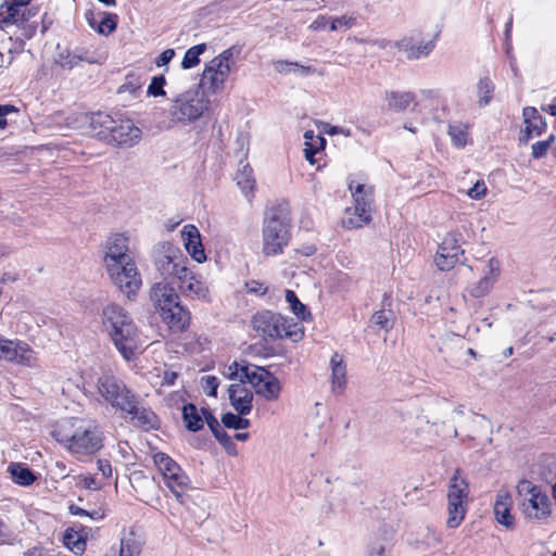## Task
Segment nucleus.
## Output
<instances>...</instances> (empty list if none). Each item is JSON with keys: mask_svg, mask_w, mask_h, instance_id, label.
I'll list each match as a JSON object with an SVG mask.
<instances>
[{"mask_svg": "<svg viewBox=\"0 0 556 556\" xmlns=\"http://www.w3.org/2000/svg\"><path fill=\"white\" fill-rule=\"evenodd\" d=\"M555 136L551 135L547 140L538 141L532 146V156L534 159H540L547 153V150L551 147V143L554 141Z\"/></svg>", "mask_w": 556, "mask_h": 556, "instance_id": "nucleus-56", "label": "nucleus"}, {"mask_svg": "<svg viewBox=\"0 0 556 556\" xmlns=\"http://www.w3.org/2000/svg\"><path fill=\"white\" fill-rule=\"evenodd\" d=\"M331 16L318 15L308 26L313 31L330 30Z\"/></svg>", "mask_w": 556, "mask_h": 556, "instance_id": "nucleus-59", "label": "nucleus"}, {"mask_svg": "<svg viewBox=\"0 0 556 556\" xmlns=\"http://www.w3.org/2000/svg\"><path fill=\"white\" fill-rule=\"evenodd\" d=\"M415 98L410 91H392L388 93L387 101L390 109L402 112L415 101Z\"/></svg>", "mask_w": 556, "mask_h": 556, "instance_id": "nucleus-36", "label": "nucleus"}, {"mask_svg": "<svg viewBox=\"0 0 556 556\" xmlns=\"http://www.w3.org/2000/svg\"><path fill=\"white\" fill-rule=\"evenodd\" d=\"M89 117L84 113L72 114L67 117V126L72 129H83L84 125L89 123Z\"/></svg>", "mask_w": 556, "mask_h": 556, "instance_id": "nucleus-58", "label": "nucleus"}, {"mask_svg": "<svg viewBox=\"0 0 556 556\" xmlns=\"http://www.w3.org/2000/svg\"><path fill=\"white\" fill-rule=\"evenodd\" d=\"M493 91H494V86L489 78H481L478 81L477 92H478V97H479V104L481 106L486 105L490 102V100L493 96Z\"/></svg>", "mask_w": 556, "mask_h": 556, "instance_id": "nucleus-47", "label": "nucleus"}, {"mask_svg": "<svg viewBox=\"0 0 556 556\" xmlns=\"http://www.w3.org/2000/svg\"><path fill=\"white\" fill-rule=\"evenodd\" d=\"M152 458L167 489L181 505L189 508L188 491L191 490L189 477L169 455L157 452Z\"/></svg>", "mask_w": 556, "mask_h": 556, "instance_id": "nucleus-5", "label": "nucleus"}, {"mask_svg": "<svg viewBox=\"0 0 556 556\" xmlns=\"http://www.w3.org/2000/svg\"><path fill=\"white\" fill-rule=\"evenodd\" d=\"M238 54L239 49L230 47L214 56L205 64L199 86L211 94L219 92L236 64L235 56Z\"/></svg>", "mask_w": 556, "mask_h": 556, "instance_id": "nucleus-6", "label": "nucleus"}, {"mask_svg": "<svg viewBox=\"0 0 556 556\" xmlns=\"http://www.w3.org/2000/svg\"><path fill=\"white\" fill-rule=\"evenodd\" d=\"M462 241L463 235L458 231L453 230L445 233L433 258L439 270H451L458 263L459 256L464 254Z\"/></svg>", "mask_w": 556, "mask_h": 556, "instance_id": "nucleus-14", "label": "nucleus"}, {"mask_svg": "<svg viewBox=\"0 0 556 556\" xmlns=\"http://www.w3.org/2000/svg\"><path fill=\"white\" fill-rule=\"evenodd\" d=\"M52 437L77 460L92 457L104 445L103 432L97 422L90 419H65L55 427Z\"/></svg>", "mask_w": 556, "mask_h": 556, "instance_id": "nucleus-1", "label": "nucleus"}, {"mask_svg": "<svg viewBox=\"0 0 556 556\" xmlns=\"http://www.w3.org/2000/svg\"><path fill=\"white\" fill-rule=\"evenodd\" d=\"M219 381L215 376L207 375L201 378V387L204 393L208 396H216Z\"/></svg>", "mask_w": 556, "mask_h": 556, "instance_id": "nucleus-55", "label": "nucleus"}, {"mask_svg": "<svg viewBox=\"0 0 556 556\" xmlns=\"http://www.w3.org/2000/svg\"><path fill=\"white\" fill-rule=\"evenodd\" d=\"M274 68L277 73L282 75L294 73L300 76H308L316 72L312 66H305L298 62H288L282 60L274 62Z\"/></svg>", "mask_w": 556, "mask_h": 556, "instance_id": "nucleus-37", "label": "nucleus"}, {"mask_svg": "<svg viewBox=\"0 0 556 556\" xmlns=\"http://www.w3.org/2000/svg\"><path fill=\"white\" fill-rule=\"evenodd\" d=\"M206 43H199L189 48L182 58L181 66L185 70L193 68L200 63V56L206 51Z\"/></svg>", "mask_w": 556, "mask_h": 556, "instance_id": "nucleus-44", "label": "nucleus"}, {"mask_svg": "<svg viewBox=\"0 0 556 556\" xmlns=\"http://www.w3.org/2000/svg\"><path fill=\"white\" fill-rule=\"evenodd\" d=\"M201 413L203 415V422L205 421L213 433H215L217 429H222L217 419L212 415V413L208 409L202 408Z\"/></svg>", "mask_w": 556, "mask_h": 556, "instance_id": "nucleus-60", "label": "nucleus"}, {"mask_svg": "<svg viewBox=\"0 0 556 556\" xmlns=\"http://www.w3.org/2000/svg\"><path fill=\"white\" fill-rule=\"evenodd\" d=\"M371 212L368 208L353 205L346 208L343 226L346 228H362L370 222Z\"/></svg>", "mask_w": 556, "mask_h": 556, "instance_id": "nucleus-32", "label": "nucleus"}, {"mask_svg": "<svg viewBox=\"0 0 556 556\" xmlns=\"http://www.w3.org/2000/svg\"><path fill=\"white\" fill-rule=\"evenodd\" d=\"M104 268L114 286L128 299L138 293L142 279L132 257Z\"/></svg>", "mask_w": 556, "mask_h": 556, "instance_id": "nucleus-12", "label": "nucleus"}, {"mask_svg": "<svg viewBox=\"0 0 556 556\" xmlns=\"http://www.w3.org/2000/svg\"><path fill=\"white\" fill-rule=\"evenodd\" d=\"M102 324L122 356L126 361L132 359L142 342L129 314L123 307L110 304L102 311Z\"/></svg>", "mask_w": 556, "mask_h": 556, "instance_id": "nucleus-2", "label": "nucleus"}, {"mask_svg": "<svg viewBox=\"0 0 556 556\" xmlns=\"http://www.w3.org/2000/svg\"><path fill=\"white\" fill-rule=\"evenodd\" d=\"M448 135L453 144L457 148H463L467 143L468 132L464 125L455 124L448 126Z\"/></svg>", "mask_w": 556, "mask_h": 556, "instance_id": "nucleus-48", "label": "nucleus"}, {"mask_svg": "<svg viewBox=\"0 0 556 556\" xmlns=\"http://www.w3.org/2000/svg\"><path fill=\"white\" fill-rule=\"evenodd\" d=\"M286 301L289 303L292 312L300 318H305L306 307L302 304L292 290L286 291Z\"/></svg>", "mask_w": 556, "mask_h": 556, "instance_id": "nucleus-53", "label": "nucleus"}, {"mask_svg": "<svg viewBox=\"0 0 556 556\" xmlns=\"http://www.w3.org/2000/svg\"><path fill=\"white\" fill-rule=\"evenodd\" d=\"M480 278L468 285L466 288L467 293L473 299H480L488 295L501 275V265L495 257L480 262L476 266Z\"/></svg>", "mask_w": 556, "mask_h": 556, "instance_id": "nucleus-15", "label": "nucleus"}, {"mask_svg": "<svg viewBox=\"0 0 556 556\" xmlns=\"http://www.w3.org/2000/svg\"><path fill=\"white\" fill-rule=\"evenodd\" d=\"M31 0H5L0 5V29L11 25H20L29 18L27 7Z\"/></svg>", "mask_w": 556, "mask_h": 556, "instance_id": "nucleus-18", "label": "nucleus"}, {"mask_svg": "<svg viewBox=\"0 0 556 556\" xmlns=\"http://www.w3.org/2000/svg\"><path fill=\"white\" fill-rule=\"evenodd\" d=\"M326 140L319 135H315L313 130H306L304 132V155L305 159L311 163L315 164V155L321 152L325 148Z\"/></svg>", "mask_w": 556, "mask_h": 556, "instance_id": "nucleus-34", "label": "nucleus"}, {"mask_svg": "<svg viewBox=\"0 0 556 556\" xmlns=\"http://www.w3.org/2000/svg\"><path fill=\"white\" fill-rule=\"evenodd\" d=\"M323 131L327 135L334 136V135H342L344 137L351 136V130L349 128L340 127V126H331L329 124H325Z\"/></svg>", "mask_w": 556, "mask_h": 556, "instance_id": "nucleus-61", "label": "nucleus"}, {"mask_svg": "<svg viewBox=\"0 0 556 556\" xmlns=\"http://www.w3.org/2000/svg\"><path fill=\"white\" fill-rule=\"evenodd\" d=\"M137 404V397L135 396L134 407L130 410H123V413L131 415L132 424L144 431L157 429L159 419L156 415L151 409L139 407Z\"/></svg>", "mask_w": 556, "mask_h": 556, "instance_id": "nucleus-27", "label": "nucleus"}, {"mask_svg": "<svg viewBox=\"0 0 556 556\" xmlns=\"http://www.w3.org/2000/svg\"><path fill=\"white\" fill-rule=\"evenodd\" d=\"M166 78L163 75L154 76L147 89V94L151 97H164L166 94L164 86Z\"/></svg>", "mask_w": 556, "mask_h": 556, "instance_id": "nucleus-52", "label": "nucleus"}, {"mask_svg": "<svg viewBox=\"0 0 556 556\" xmlns=\"http://www.w3.org/2000/svg\"><path fill=\"white\" fill-rule=\"evenodd\" d=\"M79 483L87 490L96 491L101 489V484L98 482V480L90 475L81 476Z\"/></svg>", "mask_w": 556, "mask_h": 556, "instance_id": "nucleus-64", "label": "nucleus"}, {"mask_svg": "<svg viewBox=\"0 0 556 556\" xmlns=\"http://www.w3.org/2000/svg\"><path fill=\"white\" fill-rule=\"evenodd\" d=\"M350 190L354 200V205L365 207L371 211L372 188L370 186L358 184L355 188L350 185Z\"/></svg>", "mask_w": 556, "mask_h": 556, "instance_id": "nucleus-39", "label": "nucleus"}, {"mask_svg": "<svg viewBox=\"0 0 556 556\" xmlns=\"http://www.w3.org/2000/svg\"><path fill=\"white\" fill-rule=\"evenodd\" d=\"M131 258L128 254V237L115 233L108 238L103 256L104 267Z\"/></svg>", "mask_w": 556, "mask_h": 556, "instance_id": "nucleus-21", "label": "nucleus"}, {"mask_svg": "<svg viewBox=\"0 0 556 556\" xmlns=\"http://www.w3.org/2000/svg\"><path fill=\"white\" fill-rule=\"evenodd\" d=\"M140 548V543L132 531L122 533L118 556H138Z\"/></svg>", "mask_w": 556, "mask_h": 556, "instance_id": "nucleus-38", "label": "nucleus"}, {"mask_svg": "<svg viewBox=\"0 0 556 556\" xmlns=\"http://www.w3.org/2000/svg\"><path fill=\"white\" fill-rule=\"evenodd\" d=\"M8 470L12 480L20 485H29L36 479L34 473L27 467L18 463L10 464Z\"/></svg>", "mask_w": 556, "mask_h": 556, "instance_id": "nucleus-42", "label": "nucleus"}, {"mask_svg": "<svg viewBox=\"0 0 556 556\" xmlns=\"http://www.w3.org/2000/svg\"><path fill=\"white\" fill-rule=\"evenodd\" d=\"M181 240L187 253L199 264L206 261V254L202 244L199 229L192 225H185L181 229Z\"/></svg>", "mask_w": 556, "mask_h": 556, "instance_id": "nucleus-22", "label": "nucleus"}, {"mask_svg": "<svg viewBox=\"0 0 556 556\" xmlns=\"http://www.w3.org/2000/svg\"><path fill=\"white\" fill-rule=\"evenodd\" d=\"M180 292L191 300L211 302V290L205 278L191 268L179 279Z\"/></svg>", "mask_w": 556, "mask_h": 556, "instance_id": "nucleus-17", "label": "nucleus"}, {"mask_svg": "<svg viewBox=\"0 0 556 556\" xmlns=\"http://www.w3.org/2000/svg\"><path fill=\"white\" fill-rule=\"evenodd\" d=\"M391 547V536H386L382 541H374L369 546L368 556H388Z\"/></svg>", "mask_w": 556, "mask_h": 556, "instance_id": "nucleus-51", "label": "nucleus"}, {"mask_svg": "<svg viewBox=\"0 0 556 556\" xmlns=\"http://www.w3.org/2000/svg\"><path fill=\"white\" fill-rule=\"evenodd\" d=\"M81 61H86L88 63L99 62L96 59L88 58L85 54L73 52L68 49L59 50L55 58V63L64 70H72L75 66H77Z\"/></svg>", "mask_w": 556, "mask_h": 556, "instance_id": "nucleus-35", "label": "nucleus"}, {"mask_svg": "<svg viewBox=\"0 0 556 556\" xmlns=\"http://www.w3.org/2000/svg\"><path fill=\"white\" fill-rule=\"evenodd\" d=\"M155 267L164 279H179L190 268L182 251L169 242H163L155 250Z\"/></svg>", "mask_w": 556, "mask_h": 556, "instance_id": "nucleus-11", "label": "nucleus"}, {"mask_svg": "<svg viewBox=\"0 0 556 556\" xmlns=\"http://www.w3.org/2000/svg\"><path fill=\"white\" fill-rule=\"evenodd\" d=\"M63 543L74 554H81L86 548V540L83 534L72 528L65 530Z\"/></svg>", "mask_w": 556, "mask_h": 556, "instance_id": "nucleus-41", "label": "nucleus"}, {"mask_svg": "<svg viewBox=\"0 0 556 556\" xmlns=\"http://www.w3.org/2000/svg\"><path fill=\"white\" fill-rule=\"evenodd\" d=\"M486 185L483 180H478L470 189L466 191V194L472 200H480L486 195Z\"/></svg>", "mask_w": 556, "mask_h": 556, "instance_id": "nucleus-57", "label": "nucleus"}, {"mask_svg": "<svg viewBox=\"0 0 556 556\" xmlns=\"http://www.w3.org/2000/svg\"><path fill=\"white\" fill-rule=\"evenodd\" d=\"M161 317L170 329L177 331L185 330L190 320L189 312L180 305V302L175 304L173 307L166 308V311L161 314Z\"/></svg>", "mask_w": 556, "mask_h": 556, "instance_id": "nucleus-30", "label": "nucleus"}, {"mask_svg": "<svg viewBox=\"0 0 556 556\" xmlns=\"http://www.w3.org/2000/svg\"><path fill=\"white\" fill-rule=\"evenodd\" d=\"M116 14H104L97 26V30L101 35H110L116 28Z\"/></svg>", "mask_w": 556, "mask_h": 556, "instance_id": "nucleus-54", "label": "nucleus"}, {"mask_svg": "<svg viewBox=\"0 0 556 556\" xmlns=\"http://www.w3.org/2000/svg\"><path fill=\"white\" fill-rule=\"evenodd\" d=\"M251 324L257 334L265 340L289 338L296 341L302 338L300 325L276 312H257Z\"/></svg>", "mask_w": 556, "mask_h": 556, "instance_id": "nucleus-4", "label": "nucleus"}, {"mask_svg": "<svg viewBox=\"0 0 556 556\" xmlns=\"http://www.w3.org/2000/svg\"><path fill=\"white\" fill-rule=\"evenodd\" d=\"M517 492L522 497L519 505L526 518L542 521L552 515L551 500L540 486L522 480L517 486Z\"/></svg>", "mask_w": 556, "mask_h": 556, "instance_id": "nucleus-10", "label": "nucleus"}, {"mask_svg": "<svg viewBox=\"0 0 556 556\" xmlns=\"http://www.w3.org/2000/svg\"><path fill=\"white\" fill-rule=\"evenodd\" d=\"M140 138L141 129L131 119H119L116 121L108 141L118 147H132Z\"/></svg>", "mask_w": 556, "mask_h": 556, "instance_id": "nucleus-20", "label": "nucleus"}, {"mask_svg": "<svg viewBox=\"0 0 556 556\" xmlns=\"http://www.w3.org/2000/svg\"><path fill=\"white\" fill-rule=\"evenodd\" d=\"M263 253L274 256L282 253L290 240V225L278 212L271 211L264 218L263 230Z\"/></svg>", "mask_w": 556, "mask_h": 556, "instance_id": "nucleus-9", "label": "nucleus"}, {"mask_svg": "<svg viewBox=\"0 0 556 556\" xmlns=\"http://www.w3.org/2000/svg\"><path fill=\"white\" fill-rule=\"evenodd\" d=\"M94 388L99 403L109 404L121 412L130 410L134 407L135 394L114 375L102 374L97 378Z\"/></svg>", "mask_w": 556, "mask_h": 556, "instance_id": "nucleus-7", "label": "nucleus"}, {"mask_svg": "<svg viewBox=\"0 0 556 556\" xmlns=\"http://www.w3.org/2000/svg\"><path fill=\"white\" fill-rule=\"evenodd\" d=\"M371 321L378 328L389 331L393 327V313L384 309L377 311L372 314Z\"/></svg>", "mask_w": 556, "mask_h": 556, "instance_id": "nucleus-46", "label": "nucleus"}, {"mask_svg": "<svg viewBox=\"0 0 556 556\" xmlns=\"http://www.w3.org/2000/svg\"><path fill=\"white\" fill-rule=\"evenodd\" d=\"M247 382L231 383L228 387L230 405L239 415H248L252 410L253 393L247 387Z\"/></svg>", "mask_w": 556, "mask_h": 556, "instance_id": "nucleus-24", "label": "nucleus"}, {"mask_svg": "<svg viewBox=\"0 0 556 556\" xmlns=\"http://www.w3.org/2000/svg\"><path fill=\"white\" fill-rule=\"evenodd\" d=\"M249 383L255 390V393L267 401H276L280 396L281 384L277 377L263 367L256 366L252 369Z\"/></svg>", "mask_w": 556, "mask_h": 556, "instance_id": "nucleus-16", "label": "nucleus"}, {"mask_svg": "<svg viewBox=\"0 0 556 556\" xmlns=\"http://www.w3.org/2000/svg\"><path fill=\"white\" fill-rule=\"evenodd\" d=\"M235 180L245 198L251 199L255 190V179L253 170L248 163L240 162Z\"/></svg>", "mask_w": 556, "mask_h": 556, "instance_id": "nucleus-31", "label": "nucleus"}, {"mask_svg": "<svg viewBox=\"0 0 556 556\" xmlns=\"http://www.w3.org/2000/svg\"><path fill=\"white\" fill-rule=\"evenodd\" d=\"M523 123L525 129L519 138L523 143H527L531 138L538 137L542 134L544 123L538 110L532 106L523 109Z\"/></svg>", "mask_w": 556, "mask_h": 556, "instance_id": "nucleus-26", "label": "nucleus"}, {"mask_svg": "<svg viewBox=\"0 0 556 556\" xmlns=\"http://www.w3.org/2000/svg\"><path fill=\"white\" fill-rule=\"evenodd\" d=\"M513 498L508 490L501 489L497 491L493 504V514L496 521L511 529L515 526V517L511 515Z\"/></svg>", "mask_w": 556, "mask_h": 556, "instance_id": "nucleus-25", "label": "nucleus"}, {"mask_svg": "<svg viewBox=\"0 0 556 556\" xmlns=\"http://www.w3.org/2000/svg\"><path fill=\"white\" fill-rule=\"evenodd\" d=\"M178 377L179 374L177 371L165 368L163 371L161 384L166 387L174 386Z\"/></svg>", "mask_w": 556, "mask_h": 556, "instance_id": "nucleus-63", "label": "nucleus"}, {"mask_svg": "<svg viewBox=\"0 0 556 556\" xmlns=\"http://www.w3.org/2000/svg\"><path fill=\"white\" fill-rule=\"evenodd\" d=\"M356 281L357 280L353 276L343 271H338L333 277V287L338 291L348 292L356 285Z\"/></svg>", "mask_w": 556, "mask_h": 556, "instance_id": "nucleus-50", "label": "nucleus"}, {"mask_svg": "<svg viewBox=\"0 0 556 556\" xmlns=\"http://www.w3.org/2000/svg\"><path fill=\"white\" fill-rule=\"evenodd\" d=\"M247 291L249 293H254L258 295H263L266 293L267 288L264 286V283L257 281V280H250L245 283Z\"/></svg>", "mask_w": 556, "mask_h": 556, "instance_id": "nucleus-62", "label": "nucleus"}, {"mask_svg": "<svg viewBox=\"0 0 556 556\" xmlns=\"http://www.w3.org/2000/svg\"><path fill=\"white\" fill-rule=\"evenodd\" d=\"M143 84L144 78L142 74L130 72L125 76L124 83L118 87V93H129L136 97L137 93L141 91Z\"/></svg>", "mask_w": 556, "mask_h": 556, "instance_id": "nucleus-40", "label": "nucleus"}, {"mask_svg": "<svg viewBox=\"0 0 556 556\" xmlns=\"http://www.w3.org/2000/svg\"><path fill=\"white\" fill-rule=\"evenodd\" d=\"M182 418L186 427L190 431H198L203 427V415L199 413L193 404L185 405L182 408Z\"/></svg>", "mask_w": 556, "mask_h": 556, "instance_id": "nucleus-43", "label": "nucleus"}, {"mask_svg": "<svg viewBox=\"0 0 556 556\" xmlns=\"http://www.w3.org/2000/svg\"><path fill=\"white\" fill-rule=\"evenodd\" d=\"M150 298L153 305L162 314L166 308L173 307L180 302L179 294L175 288L165 281L156 282L152 286Z\"/></svg>", "mask_w": 556, "mask_h": 556, "instance_id": "nucleus-23", "label": "nucleus"}, {"mask_svg": "<svg viewBox=\"0 0 556 556\" xmlns=\"http://www.w3.org/2000/svg\"><path fill=\"white\" fill-rule=\"evenodd\" d=\"M433 38H422L419 34L402 38L396 42L399 51L409 60H418L428 56L434 49Z\"/></svg>", "mask_w": 556, "mask_h": 556, "instance_id": "nucleus-19", "label": "nucleus"}, {"mask_svg": "<svg viewBox=\"0 0 556 556\" xmlns=\"http://www.w3.org/2000/svg\"><path fill=\"white\" fill-rule=\"evenodd\" d=\"M469 484L456 469L447 485V519L446 527L456 529L460 526L468 510Z\"/></svg>", "mask_w": 556, "mask_h": 556, "instance_id": "nucleus-8", "label": "nucleus"}, {"mask_svg": "<svg viewBox=\"0 0 556 556\" xmlns=\"http://www.w3.org/2000/svg\"><path fill=\"white\" fill-rule=\"evenodd\" d=\"M357 17L354 14H344L341 16H331L330 31H345L356 25Z\"/></svg>", "mask_w": 556, "mask_h": 556, "instance_id": "nucleus-45", "label": "nucleus"}, {"mask_svg": "<svg viewBox=\"0 0 556 556\" xmlns=\"http://www.w3.org/2000/svg\"><path fill=\"white\" fill-rule=\"evenodd\" d=\"M208 106L210 101L199 90L189 89L170 99L167 112L173 124L186 126L200 119Z\"/></svg>", "mask_w": 556, "mask_h": 556, "instance_id": "nucleus-3", "label": "nucleus"}, {"mask_svg": "<svg viewBox=\"0 0 556 556\" xmlns=\"http://www.w3.org/2000/svg\"><path fill=\"white\" fill-rule=\"evenodd\" d=\"M0 361L20 366L35 367L37 355L33 348L20 339L0 338Z\"/></svg>", "mask_w": 556, "mask_h": 556, "instance_id": "nucleus-13", "label": "nucleus"}, {"mask_svg": "<svg viewBox=\"0 0 556 556\" xmlns=\"http://www.w3.org/2000/svg\"><path fill=\"white\" fill-rule=\"evenodd\" d=\"M116 121L104 113H96L89 117V134L100 139L109 140Z\"/></svg>", "mask_w": 556, "mask_h": 556, "instance_id": "nucleus-29", "label": "nucleus"}, {"mask_svg": "<svg viewBox=\"0 0 556 556\" xmlns=\"http://www.w3.org/2000/svg\"><path fill=\"white\" fill-rule=\"evenodd\" d=\"M331 390L336 394H342L346 387V365L342 355L334 353L330 358Z\"/></svg>", "mask_w": 556, "mask_h": 556, "instance_id": "nucleus-28", "label": "nucleus"}, {"mask_svg": "<svg viewBox=\"0 0 556 556\" xmlns=\"http://www.w3.org/2000/svg\"><path fill=\"white\" fill-rule=\"evenodd\" d=\"M242 415L226 413L222 417V422L227 428L232 429H247L250 427V420L241 417Z\"/></svg>", "mask_w": 556, "mask_h": 556, "instance_id": "nucleus-49", "label": "nucleus"}, {"mask_svg": "<svg viewBox=\"0 0 556 556\" xmlns=\"http://www.w3.org/2000/svg\"><path fill=\"white\" fill-rule=\"evenodd\" d=\"M255 365L247 364L244 362H232L224 368L222 374L229 380H238L237 383L248 382L251 374H253L252 369H255Z\"/></svg>", "mask_w": 556, "mask_h": 556, "instance_id": "nucleus-33", "label": "nucleus"}]
</instances>
